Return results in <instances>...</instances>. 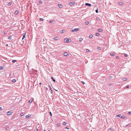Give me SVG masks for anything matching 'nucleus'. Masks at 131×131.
Returning <instances> with one entry per match:
<instances>
[{
	"label": "nucleus",
	"mask_w": 131,
	"mask_h": 131,
	"mask_svg": "<svg viewBox=\"0 0 131 131\" xmlns=\"http://www.w3.org/2000/svg\"><path fill=\"white\" fill-rule=\"evenodd\" d=\"M64 41L65 42H69L71 41V40L70 39L66 38L64 39Z\"/></svg>",
	"instance_id": "1"
},
{
	"label": "nucleus",
	"mask_w": 131,
	"mask_h": 131,
	"mask_svg": "<svg viewBox=\"0 0 131 131\" xmlns=\"http://www.w3.org/2000/svg\"><path fill=\"white\" fill-rule=\"evenodd\" d=\"M18 63H17V64ZM17 70H20V69H21V66L19 65H17Z\"/></svg>",
	"instance_id": "2"
},
{
	"label": "nucleus",
	"mask_w": 131,
	"mask_h": 131,
	"mask_svg": "<svg viewBox=\"0 0 131 131\" xmlns=\"http://www.w3.org/2000/svg\"><path fill=\"white\" fill-rule=\"evenodd\" d=\"M79 28H75L74 29L72 30H71L72 32H75V31H78L79 30Z\"/></svg>",
	"instance_id": "3"
},
{
	"label": "nucleus",
	"mask_w": 131,
	"mask_h": 131,
	"mask_svg": "<svg viewBox=\"0 0 131 131\" xmlns=\"http://www.w3.org/2000/svg\"><path fill=\"white\" fill-rule=\"evenodd\" d=\"M12 113V112L10 111H8L7 112V114L8 115H11Z\"/></svg>",
	"instance_id": "4"
},
{
	"label": "nucleus",
	"mask_w": 131,
	"mask_h": 131,
	"mask_svg": "<svg viewBox=\"0 0 131 131\" xmlns=\"http://www.w3.org/2000/svg\"><path fill=\"white\" fill-rule=\"evenodd\" d=\"M75 4V3L74 2H70L69 3V5L70 6H72L73 5Z\"/></svg>",
	"instance_id": "5"
},
{
	"label": "nucleus",
	"mask_w": 131,
	"mask_h": 131,
	"mask_svg": "<svg viewBox=\"0 0 131 131\" xmlns=\"http://www.w3.org/2000/svg\"><path fill=\"white\" fill-rule=\"evenodd\" d=\"M58 5L59 7L60 8H62L63 7V5L62 4H58Z\"/></svg>",
	"instance_id": "6"
},
{
	"label": "nucleus",
	"mask_w": 131,
	"mask_h": 131,
	"mask_svg": "<svg viewBox=\"0 0 131 131\" xmlns=\"http://www.w3.org/2000/svg\"><path fill=\"white\" fill-rule=\"evenodd\" d=\"M63 53L64 55L65 56H67L69 55L67 52H65Z\"/></svg>",
	"instance_id": "7"
},
{
	"label": "nucleus",
	"mask_w": 131,
	"mask_h": 131,
	"mask_svg": "<svg viewBox=\"0 0 131 131\" xmlns=\"http://www.w3.org/2000/svg\"><path fill=\"white\" fill-rule=\"evenodd\" d=\"M60 31V32L61 33H64L65 32V30H61Z\"/></svg>",
	"instance_id": "8"
},
{
	"label": "nucleus",
	"mask_w": 131,
	"mask_h": 131,
	"mask_svg": "<svg viewBox=\"0 0 131 131\" xmlns=\"http://www.w3.org/2000/svg\"><path fill=\"white\" fill-rule=\"evenodd\" d=\"M85 5L86 6H91V4L88 3H86L85 4Z\"/></svg>",
	"instance_id": "9"
},
{
	"label": "nucleus",
	"mask_w": 131,
	"mask_h": 131,
	"mask_svg": "<svg viewBox=\"0 0 131 131\" xmlns=\"http://www.w3.org/2000/svg\"><path fill=\"white\" fill-rule=\"evenodd\" d=\"M25 33H24L23 34V37L22 38V40H23L24 38H25Z\"/></svg>",
	"instance_id": "10"
},
{
	"label": "nucleus",
	"mask_w": 131,
	"mask_h": 131,
	"mask_svg": "<svg viewBox=\"0 0 131 131\" xmlns=\"http://www.w3.org/2000/svg\"><path fill=\"white\" fill-rule=\"evenodd\" d=\"M98 31L99 32H101L103 31V30L102 29H98Z\"/></svg>",
	"instance_id": "11"
},
{
	"label": "nucleus",
	"mask_w": 131,
	"mask_h": 131,
	"mask_svg": "<svg viewBox=\"0 0 131 131\" xmlns=\"http://www.w3.org/2000/svg\"><path fill=\"white\" fill-rule=\"evenodd\" d=\"M127 78H124L123 79V81H126L127 80Z\"/></svg>",
	"instance_id": "12"
},
{
	"label": "nucleus",
	"mask_w": 131,
	"mask_h": 131,
	"mask_svg": "<svg viewBox=\"0 0 131 131\" xmlns=\"http://www.w3.org/2000/svg\"><path fill=\"white\" fill-rule=\"evenodd\" d=\"M83 40V39L82 38H79V41L81 42Z\"/></svg>",
	"instance_id": "13"
},
{
	"label": "nucleus",
	"mask_w": 131,
	"mask_h": 131,
	"mask_svg": "<svg viewBox=\"0 0 131 131\" xmlns=\"http://www.w3.org/2000/svg\"><path fill=\"white\" fill-rule=\"evenodd\" d=\"M58 38H57V37H55L53 39L54 40H57L58 39Z\"/></svg>",
	"instance_id": "14"
},
{
	"label": "nucleus",
	"mask_w": 131,
	"mask_h": 131,
	"mask_svg": "<svg viewBox=\"0 0 131 131\" xmlns=\"http://www.w3.org/2000/svg\"><path fill=\"white\" fill-rule=\"evenodd\" d=\"M118 4L120 5H123V3L121 2H119L118 3Z\"/></svg>",
	"instance_id": "15"
},
{
	"label": "nucleus",
	"mask_w": 131,
	"mask_h": 131,
	"mask_svg": "<svg viewBox=\"0 0 131 131\" xmlns=\"http://www.w3.org/2000/svg\"><path fill=\"white\" fill-rule=\"evenodd\" d=\"M51 79H52V80L53 81V82H55V81H56L53 78V77H51Z\"/></svg>",
	"instance_id": "16"
},
{
	"label": "nucleus",
	"mask_w": 131,
	"mask_h": 131,
	"mask_svg": "<svg viewBox=\"0 0 131 131\" xmlns=\"http://www.w3.org/2000/svg\"><path fill=\"white\" fill-rule=\"evenodd\" d=\"M93 36V35H90L89 36V38L91 39L92 38V37Z\"/></svg>",
	"instance_id": "17"
},
{
	"label": "nucleus",
	"mask_w": 131,
	"mask_h": 131,
	"mask_svg": "<svg viewBox=\"0 0 131 131\" xmlns=\"http://www.w3.org/2000/svg\"><path fill=\"white\" fill-rule=\"evenodd\" d=\"M89 21H86L85 23V24L86 25H88L89 24Z\"/></svg>",
	"instance_id": "18"
},
{
	"label": "nucleus",
	"mask_w": 131,
	"mask_h": 131,
	"mask_svg": "<svg viewBox=\"0 0 131 131\" xmlns=\"http://www.w3.org/2000/svg\"><path fill=\"white\" fill-rule=\"evenodd\" d=\"M67 124V123L66 122H64L63 123V125H66Z\"/></svg>",
	"instance_id": "19"
},
{
	"label": "nucleus",
	"mask_w": 131,
	"mask_h": 131,
	"mask_svg": "<svg viewBox=\"0 0 131 131\" xmlns=\"http://www.w3.org/2000/svg\"><path fill=\"white\" fill-rule=\"evenodd\" d=\"M8 39H12V36H9V37H8Z\"/></svg>",
	"instance_id": "20"
},
{
	"label": "nucleus",
	"mask_w": 131,
	"mask_h": 131,
	"mask_svg": "<svg viewBox=\"0 0 131 131\" xmlns=\"http://www.w3.org/2000/svg\"><path fill=\"white\" fill-rule=\"evenodd\" d=\"M61 125V124L60 123H58L57 124V127H59Z\"/></svg>",
	"instance_id": "21"
},
{
	"label": "nucleus",
	"mask_w": 131,
	"mask_h": 131,
	"mask_svg": "<svg viewBox=\"0 0 131 131\" xmlns=\"http://www.w3.org/2000/svg\"><path fill=\"white\" fill-rule=\"evenodd\" d=\"M32 102V100H30L29 101V103H31Z\"/></svg>",
	"instance_id": "22"
},
{
	"label": "nucleus",
	"mask_w": 131,
	"mask_h": 131,
	"mask_svg": "<svg viewBox=\"0 0 131 131\" xmlns=\"http://www.w3.org/2000/svg\"><path fill=\"white\" fill-rule=\"evenodd\" d=\"M125 117V116H122L121 117V118H124Z\"/></svg>",
	"instance_id": "23"
},
{
	"label": "nucleus",
	"mask_w": 131,
	"mask_h": 131,
	"mask_svg": "<svg viewBox=\"0 0 131 131\" xmlns=\"http://www.w3.org/2000/svg\"><path fill=\"white\" fill-rule=\"evenodd\" d=\"M12 3H11V2H9V3H8V6H10V5H11L12 4Z\"/></svg>",
	"instance_id": "24"
},
{
	"label": "nucleus",
	"mask_w": 131,
	"mask_h": 131,
	"mask_svg": "<svg viewBox=\"0 0 131 131\" xmlns=\"http://www.w3.org/2000/svg\"><path fill=\"white\" fill-rule=\"evenodd\" d=\"M16 81L15 79H13L12 80V81L13 82H16Z\"/></svg>",
	"instance_id": "25"
},
{
	"label": "nucleus",
	"mask_w": 131,
	"mask_h": 131,
	"mask_svg": "<svg viewBox=\"0 0 131 131\" xmlns=\"http://www.w3.org/2000/svg\"><path fill=\"white\" fill-rule=\"evenodd\" d=\"M39 3L40 4H42L43 3L42 2V1H39Z\"/></svg>",
	"instance_id": "26"
},
{
	"label": "nucleus",
	"mask_w": 131,
	"mask_h": 131,
	"mask_svg": "<svg viewBox=\"0 0 131 131\" xmlns=\"http://www.w3.org/2000/svg\"><path fill=\"white\" fill-rule=\"evenodd\" d=\"M99 35V34L98 33H96V36H98Z\"/></svg>",
	"instance_id": "27"
},
{
	"label": "nucleus",
	"mask_w": 131,
	"mask_h": 131,
	"mask_svg": "<svg viewBox=\"0 0 131 131\" xmlns=\"http://www.w3.org/2000/svg\"><path fill=\"white\" fill-rule=\"evenodd\" d=\"M24 115L23 113H21L20 114V115L21 116H22Z\"/></svg>",
	"instance_id": "28"
},
{
	"label": "nucleus",
	"mask_w": 131,
	"mask_h": 131,
	"mask_svg": "<svg viewBox=\"0 0 131 131\" xmlns=\"http://www.w3.org/2000/svg\"><path fill=\"white\" fill-rule=\"evenodd\" d=\"M97 49L99 50H100L101 49V48L100 47H97Z\"/></svg>",
	"instance_id": "29"
},
{
	"label": "nucleus",
	"mask_w": 131,
	"mask_h": 131,
	"mask_svg": "<svg viewBox=\"0 0 131 131\" xmlns=\"http://www.w3.org/2000/svg\"><path fill=\"white\" fill-rule=\"evenodd\" d=\"M29 116L28 115H26V116L25 117L26 118H29Z\"/></svg>",
	"instance_id": "30"
},
{
	"label": "nucleus",
	"mask_w": 131,
	"mask_h": 131,
	"mask_svg": "<svg viewBox=\"0 0 131 131\" xmlns=\"http://www.w3.org/2000/svg\"><path fill=\"white\" fill-rule=\"evenodd\" d=\"M40 20L41 21H43V19L42 18H40Z\"/></svg>",
	"instance_id": "31"
},
{
	"label": "nucleus",
	"mask_w": 131,
	"mask_h": 131,
	"mask_svg": "<svg viewBox=\"0 0 131 131\" xmlns=\"http://www.w3.org/2000/svg\"><path fill=\"white\" fill-rule=\"evenodd\" d=\"M110 54L112 56H115V54H113V53H111Z\"/></svg>",
	"instance_id": "32"
},
{
	"label": "nucleus",
	"mask_w": 131,
	"mask_h": 131,
	"mask_svg": "<svg viewBox=\"0 0 131 131\" xmlns=\"http://www.w3.org/2000/svg\"><path fill=\"white\" fill-rule=\"evenodd\" d=\"M128 114H131V112H128L127 113Z\"/></svg>",
	"instance_id": "33"
},
{
	"label": "nucleus",
	"mask_w": 131,
	"mask_h": 131,
	"mask_svg": "<svg viewBox=\"0 0 131 131\" xmlns=\"http://www.w3.org/2000/svg\"><path fill=\"white\" fill-rule=\"evenodd\" d=\"M9 126L8 127H7L6 128V129L7 130H8L9 129Z\"/></svg>",
	"instance_id": "34"
},
{
	"label": "nucleus",
	"mask_w": 131,
	"mask_h": 131,
	"mask_svg": "<svg viewBox=\"0 0 131 131\" xmlns=\"http://www.w3.org/2000/svg\"><path fill=\"white\" fill-rule=\"evenodd\" d=\"M16 60H13L12 61V62H16Z\"/></svg>",
	"instance_id": "35"
},
{
	"label": "nucleus",
	"mask_w": 131,
	"mask_h": 131,
	"mask_svg": "<svg viewBox=\"0 0 131 131\" xmlns=\"http://www.w3.org/2000/svg\"><path fill=\"white\" fill-rule=\"evenodd\" d=\"M121 115L120 114H119L117 115V116L118 117H119L121 116Z\"/></svg>",
	"instance_id": "36"
},
{
	"label": "nucleus",
	"mask_w": 131,
	"mask_h": 131,
	"mask_svg": "<svg viewBox=\"0 0 131 131\" xmlns=\"http://www.w3.org/2000/svg\"><path fill=\"white\" fill-rule=\"evenodd\" d=\"M109 129L111 130V131H113V130L112 129V128H110Z\"/></svg>",
	"instance_id": "37"
},
{
	"label": "nucleus",
	"mask_w": 131,
	"mask_h": 131,
	"mask_svg": "<svg viewBox=\"0 0 131 131\" xmlns=\"http://www.w3.org/2000/svg\"><path fill=\"white\" fill-rule=\"evenodd\" d=\"M53 21V20H50L49 21V23H52Z\"/></svg>",
	"instance_id": "38"
},
{
	"label": "nucleus",
	"mask_w": 131,
	"mask_h": 131,
	"mask_svg": "<svg viewBox=\"0 0 131 131\" xmlns=\"http://www.w3.org/2000/svg\"><path fill=\"white\" fill-rule=\"evenodd\" d=\"M50 114L51 116V117L52 116V114L51 113V112H50Z\"/></svg>",
	"instance_id": "39"
},
{
	"label": "nucleus",
	"mask_w": 131,
	"mask_h": 131,
	"mask_svg": "<svg viewBox=\"0 0 131 131\" xmlns=\"http://www.w3.org/2000/svg\"><path fill=\"white\" fill-rule=\"evenodd\" d=\"M49 88L50 89V90H52L50 86V85H49Z\"/></svg>",
	"instance_id": "40"
},
{
	"label": "nucleus",
	"mask_w": 131,
	"mask_h": 131,
	"mask_svg": "<svg viewBox=\"0 0 131 131\" xmlns=\"http://www.w3.org/2000/svg\"><path fill=\"white\" fill-rule=\"evenodd\" d=\"M95 12L96 13H97L98 12V10H97V9L96 10H95Z\"/></svg>",
	"instance_id": "41"
},
{
	"label": "nucleus",
	"mask_w": 131,
	"mask_h": 131,
	"mask_svg": "<svg viewBox=\"0 0 131 131\" xmlns=\"http://www.w3.org/2000/svg\"><path fill=\"white\" fill-rule=\"evenodd\" d=\"M3 67H0V69L2 70L3 69Z\"/></svg>",
	"instance_id": "42"
},
{
	"label": "nucleus",
	"mask_w": 131,
	"mask_h": 131,
	"mask_svg": "<svg viewBox=\"0 0 131 131\" xmlns=\"http://www.w3.org/2000/svg\"><path fill=\"white\" fill-rule=\"evenodd\" d=\"M112 76H110L109 77V78L110 79H111L112 78Z\"/></svg>",
	"instance_id": "43"
},
{
	"label": "nucleus",
	"mask_w": 131,
	"mask_h": 131,
	"mask_svg": "<svg viewBox=\"0 0 131 131\" xmlns=\"http://www.w3.org/2000/svg\"><path fill=\"white\" fill-rule=\"evenodd\" d=\"M127 54H124V56L125 57H127Z\"/></svg>",
	"instance_id": "44"
},
{
	"label": "nucleus",
	"mask_w": 131,
	"mask_h": 131,
	"mask_svg": "<svg viewBox=\"0 0 131 131\" xmlns=\"http://www.w3.org/2000/svg\"><path fill=\"white\" fill-rule=\"evenodd\" d=\"M86 51L87 52H89V50L88 49H87Z\"/></svg>",
	"instance_id": "45"
},
{
	"label": "nucleus",
	"mask_w": 131,
	"mask_h": 131,
	"mask_svg": "<svg viewBox=\"0 0 131 131\" xmlns=\"http://www.w3.org/2000/svg\"><path fill=\"white\" fill-rule=\"evenodd\" d=\"M69 127H66L65 128V129H69Z\"/></svg>",
	"instance_id": "46"
},
{
	"label": "nucleus",
	"mask_w": 131,
	"mask_h": 131,
	"mask_svg": "<svg viewBox=\"0 0 131 131\" xmlns=\"http://www.w3.org/2000/svg\"><path fill=\"white\" fill-rule=\"evenodd\" d=\"M129 88V86L128 85H127L126 86V88Z\"/></svg>",
	"instance_id": "47"
},
{
	"label": "nucleus",
	"mask_w": 131,
	"mask_h": 131,
	"mask_svg": "<svg viewBox=\"0 0 131 131\" xmlns=\"http://www.w3.org/2000/svg\"><path fill=\"white\" fill-rule=\"evenodd\" d=\"M17 99L19 101H20V99L19 98H17Z\"/></svg>",
	"instance_id": "48"
},
{
	"label": "nucleus",
	"mask_w": 131,
	"mask_h": 131,
	"mask_svg": "<svg viewBox=\"0 0 131 131\" xmlns=\"http://www.w3.org/2000/svg\"><path fill=\"white\" fill-rule=\"evenodd\" d=\"M116 58L118 59L119 58V57L118 56H117L116 57Z\"/></svg>",
	"instance_id": "49"
},
{
	"label": "nucleus",
	"mask_w": 131,
	"mask_h": 131,
	"mask_svg": "<svg viewBox=\"0 0 131 131\" xmlns=\"http://www.w3.org/2000/svg\"><path fill=\"white\" fill-rule=\"evenodd\" d=\"M51 90V91L50 92L51 93H52V90Z\"/></svg>",
	"instance_id": "50"
},
{
	"label": "nucleus",
	"mask_w": 131,
	"mask_h": 131,
	"mask_svg": "<svg viewBox=\"0 0 131 131\" xmlns=\"http://www.w3.org/2000/svg\"><path fill=\"white\" fill-rule=\"evenodd\" d=\"M82 83L84 84V82L82 81Z\"/></svg>",
	"instance_id": "51"
},
{
	"label": "nucleus",
	"mask_w": 131,
	"mask_h": 131,
	"mask_svg": "<svg viewBox=\"0 0 131 131\" xmlns=\"http://www.w3.org/2000/svg\"><path fill=\"white\" fill-rule=\"evenodd\" d=\"M15 15H16V11H15Z\"/></svg>",
	"instance_id": "52"
},
{
	"label": "nucleus",
	"mask_w": 131,
	"mask_h": 131,
	"mask_svg": "<svg viewBox=\"0 0 131 131\" xmlns=\"http://www.w3.org/2000/svg\"><path fill=\"white\" fill-rule=\"evenodd\" d=\"M34 131H38V129H37L36 130H35Z\"/></svg>",
	"instance_id": "53"
},
{
	"label": "nucleus",
	"mask_w": 131,
	"mask_h": 131,
	"mask_svg": "<svg viewBox=\"0 0 131 131\" xmlns=\"http://www.w3.org/2000/svg\"><path fill=\"white\" fill-rule=\"evenodd\" d=\"M18 13H19L18 11H17V14Z\"/></svg>",
	"instance_id": "54"
},
{
	"label": "nucleus",
	"mask_w": 131,
	"mask_h": 131,
	"mask_svg": "<svg viewBox=\"0 0 131 131\" xmlns=\"http://www.w3.org/2000/svg\"><path fill=\"white\" fill-rule=\"evenodd\" d=\"M39 84H40V85H41V84H42V83H41V82L40 83H39Z\"/></svg>",
	"instance_id": "55"
},
{
	"label": "nucleus",
	"mask_w": 131,
	"mask_h": 131,
	"mask_svg": "<svg viewBox=\"0 0 131 131\" xmlns=\"http://www.w3.org/2000/svg\"><path fill=\"white\" fill-rule=\"evenodd\" d=\"M0 110H2V107H0Z\"/></svg>",
	"instance_id": "56"
},
{
	"label": "nucleus",
	"mask_w": 131,
	"mask_h": 131,
	"mask_svg": "<svg viewBox=\"0 0 131 131\" xmlns=\"http://www.w3.org/2000/svg\"><path fill=\"white\" fill-rule=\"evenodd\" d=\"M8 45L7 44H6V46H8Z\"/></svg>",
	"instance_id": "57"
},
{
	"label": "nucleus",
	"mask_w": 131,
	"mask_h": 131,
	"mask_svg": "<svg viewBox=\"0 0 131 131\" xmlns=\"http://www.w3.org/2000/svg\"><path fill=\"white\" fill-rule=\"evenodd\" d=\"M43 131H46V130H45L44 129L43 130Z\"/></svg>",
	"instance_id": "58"
},
{
	"label": "nucleus",
	"mask_w": 131,
	"mask_h": 131,
	"mask_svg": "<svg viewBox=\"0 0 131 131\" xmlns=\"http://www.w3.org/2000/svg\"><path fill=\"white\" fill-rule=\"evenodd\" d=\"M48 131H50V130H49Z\"/></svg>",
	"instance_id": "59"
},
{
	"label": "nucleus",
	"mask_w": 131,
	"mask_h": 131,
	"mask_svg": "<svg viewBox=\"0 0 131 131\" xmlns=\"http://www.w3.org/2000/svg\"><path fill=\"white\" fill-rule=\"evenodd\" d=\"M4 32H3V33H4Z\"/></svg>",
	"instance_id": "60"
}]
</instances>
